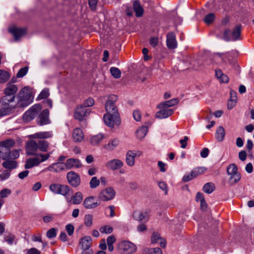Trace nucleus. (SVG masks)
I'll return each mask as SVG.
<instances>
[{
  "label": "nucleus",
  "mask_w": 254,
  "mask_h": 254,
  "mask_svg": "<svg viewBox=\"0 0 254 254\" xmlns=\"http://www.w3.org/2000/svg\"><path fill=\"white\" fill-rule=\"evenodd\" d=\"M49 146V143L45 140H39L36 141L30 140L26 143L27 154L30 155H37V152H47Z\"/></svg>",
  "instance_id": "f257e3e1"
},
{
  "label": "nucleus",
  "mask_w": 254,
  "mask_h": 254,
  "mask_svg": "<svg viewBox=\"0 0 254 254\" xmlns=\"http://www.w3.org/2000/svg\"><path fill=\"white\" fill-rule=\"evenodd\" d=\"M33 98L31 89L28 87H24L18 93L17 107L24 108L28 106L32 102Z\"/></svg>",
  "instance_id": "f03ea898"
},
{
  "label": "nucleus",
  "mask_w": 254,
  "mask_h": 254,
  "mask_svg": "<svg viewBox=\"0 0 254 254\" xmlns=\"http://www.w3.org/2000/svg\"><path fill=\"white\" fill-rule=\"evenodd\" d=\"M118 97L115 95H111L108 97L105 104V110L107 113L105 115H119L118 108L115 103L117 102Z\"/></svg>",
  "instance_id": "7ed1b4c3"
},
{
  "label": "nucleus",
  "mask_w": 254,
  "mask_h": 254,
  "mask_svg": "<svg viewBox=\"0 0 254 254\" xmlns=\"http://www.w3.org/2000/svg\"><path fill=\"white\" fill-rule=\"evenodd\" d=\"M118 248L122 254H132L136 250L135 245L128 241H123L119 243Z\"/></svg>",
  "instance_id": "20e7f679"
},
{
  "label": "nucleus",
  "mask_w": 254,
  "mask_h": 254,
  "mask_svg": "<svg viewBox=\"0 0 254 254\" xmlns=\"http://www.w3.org/2000/svg\"><path fill=\"white\" fill-rule=\"evenodd\" d=\"M42 107L39 104L31 107L23 116V119L26 122L32 120L41 110Z\"/></svg>",
  "instance_id": "39448f33"
},
{
  "label": "nucleus",
  "mask_w": 254,
  "mask_h": 254,
  "mask_svg": "<svg viewBox=\"0 0 254 254\" xmlns=\"http://www.w3.org/2000/svg\"><path fill=\"white\" fill-rule=\"evenodd\" d=\"M103 120L106 126L113 127L115 125L119 126L121 123L120 115H104Z\"/></svg>",
  "instance_id": "423d86ee"
},
{
  "label": "nucleus",
  "mask_w": 254,
  "mask_h": 254,
  "mask_svg": "<svg viewBox=\"0 0 254 254\" xmlns=\"http://www.w3.org/2000/svg\"><path fill=\"white\" fill-rule=\"evenodd\" d=\"M54 166H58L61 169H64V167H65L67 169H70L72 168H79L81 164L80 161L77 159L70 158L66 160L65 163H57L53 165Z\"/></svg>",
  "instance_id": "0eeeda50"
},
{
  "label": "nucleus",
  "mask_w": 254,
  "mask_h": 254,
  "mask_svg": "<svg viewBox=\"0 0 254 254\" xmlns=\"http://www.w3.org/2000/svg\"><path fill=\"white\" fill-rule=\"evenodd\" d=\"M91 112L90 109H86L83 105L77 107L74 112V118L79 121H82L84 118L89 115Z\"/></svg>",
  "instance_id": "6e6552de"
},
{
  "label": "nucleus",
  "mask_w": 254,
  "mask_h": 254,
  "mask_svg": "<svg viewBox=\"0 0 254 254\" xmlns=\"http://www.w3.org/2000/svg\"><path fill=\"white\" fill-rule=\"evenodd\" d=\"M68 183L73 187L76 188L80 184L79 175L73 171H70L66 175Z\"/></svg>",
  "instance_id": "1a4fd4ad"
},
{
  "label": "nucleus",
  "mask_w": 254,
  "mask_h": 254,
  "mask_svg": "<svg viewBox=\"0 0 254 254\" xmlns=\"http://www.w3.org/2000/svg\"><path fill=\"white\" fill-rule=\"evenodd\" d=\"M116 194L114 190L111 188H108L102 190L99 194V198L102 201H108L112 199Z\"/></svg>",
  "instance_id": "9d476101"
},
{
  "label": "nucleus",
  "mask_w": 254,
  "mask_h": 254,
  "mask_svg": "<svg viewBox=\"0 0 254 254\" xmlns=\"http://www.w3.org/2000/svg\"><path fill=\"white\" fill-rule=\"evenodd\" d=\"M15 95L5 94L1 100V106L3 110L6 111V114L10 108L9 103L14 101Z\"/></svg>",
  "instance_id": "9b49d317"
},
{
  "label": "nucleus",
  "mask_w": 254,
  "mask_h": 254,
  "mask_svg": "<svg viewBox=\"0 0 254 254\" xmlns=\"http://www.w3.org/2000/svg\"><path fill=\"white\" fill-rule=\"evenodd\" d=\"M124 165V163L120 160L114 159L109 161L106 164V167L112 170H116L121 168Z\"/></svg>",
  "instance_id": "f8f14e48"
},
{
  "label": "nucleus",
  "mask_w": 254,
  "mask_h": 254,
  "mask_svg": "<svg viewBox=\"0 0 254 254\" xmlns=\"http://www.w3.org/2000/svg\"><path fill=\"white\" fill-rule=\"evenodd\" d=\"M9 32L12 34L15 40H17L26 34L27 29L25 28L12 27L9 29Z\"/></svg>",
  "instance_id": "ddd939ff"
},
{
  "label": "nucleus",
  "mask_w": 254,
  "mask_h": 254,
  "mask_svg": "<svg viewBox=\"0 0 254 254\" xmlns=\"http://www.w3.org/2000/svg\"><path fill=\"white\" fill-rule=\"evenodd\" d=\"M167 46L169 49H174L177 47L176 36L173 32H170L167 35Z\"/></svg>",
  "instance_id": "4468645a"
},
{
  "label": "nucleus",
  "mask_w": 254,
  "mask_h": 254,
  "mask_svg": "<svg viewBox=\"0 0 254 254\" xmlns=\"http://www.w3.org/2000/svg\"><path fill=\"white\" fill-rule=\"evenodd\" d=\"M132 217L134 220L137 221H147L148 213L147 211L135 210L133 212Z\"/></svg>",
  "instance_id": "2eb2a0df"
},
{
  "label": "nucleus",
  "mask_w": 254,
  "mask_h": 254,
  "mask_svg": "<svg viewBox=\"0 0 254 254\" xmlns=\"http://www.w3.org/2000/svg\"><path fill=\"white\" fill-rule=\"evenodd\" d=\"M49 111L48 109L44 110L39 115L37 122L40 126L47 125L49 123V120L48 118Z\"/></svg>",
  "instance_id": "dca6fc26"
},
{
  "label": "nucleus",
  "mask_w": 254,
  "mask_h": 254,
  "mask_svg": "<svg viewBox=\"0 0 254 254\" xmlns=\"http://www.w3.org/2000/svg\"><path fill=\"white\" fill-rule=\"evenodd\" d=\"M160 110L155 114L156 118L164 119L171 116L173 113V110L170 109H160Z\"/></svg>",
  "instance_id": "f3484780"
},
{
  "label": "nucleus",
  "mask_w": 254,
  "mask_h": 254,
  "mask_svg": "<svg viewBox=\"0 0 254 254\" xmlns=\"http://www.w3.org/2000/svg\"><path fill=\"white\" fill-rule=\"evenodd\" d=\"M79 245L82 250L90 249L92 239L90 236H85L80 239Z\"/></svg>",
  "instance_id": "a211bd4d"
},
{
  "label": "nucleus",
  "mask_w": 254,
  "mask_h": 254,
  "mask_svg": "<svg viewBox=\"0 0 254 254\" xmlns=\"http://www.w3.org/2000/svg\"><path fill=\"white\" fill-rule=\"evenodd\" d=\"M94 197L89 196L86 197L83 202V205L87 209H92L97 207L99 204L97 202H94Z\"/></svg>",
  "instance_id": "6ab92c4d"
},
{
  "label": "nucleus",
  "mask_w": 254,
  "mask_h": 254,
  "mask_svg": "<svg viewBox=\"0 0 254 254\" xmlns=\"http://www.w3.org/2000/svg\"><path fill=\"white\" fill-rule=\"evenodd\" d=\"M178 103V100L177 98H174L171 100L165 101L163 102H162L160 104H159L157 108L158 109H164V108H167L168 109L169 107L173 106L176 104H177Z\"/></svg>",
  "instance_id": "aec40b11"
},
{
  "label": "nucleus",
  "mask_w": 254,
  "mask_h": 254,
  "mask_svg": "<svg viewBox=\"0 0 254 254\" xmlns=\"http://www.w3.org/2000/svg\"><path fill=\"white\" fill-rule=\"evenodd\" d=\"M73 139L74 142H81L84 138L82 130L79 128H76L73 132Z\"/></svg>",
  "instance_id": "412c9836"
},
{
  "label": "nucleus",
  "mask_w": 254,
  "mask_h": 254,
  "mask_svg": "<svg viewBox=\"0 0 254 254\" xmlns=\"http://www.w3.org/2000/svg\"><path fill=\"white\" fill-rule=\"evenodd\" d=\"M151 241L153 243H159L161 247L164 248L166 246V241L157 233L154 232L153 233L151 237Z\"/></svg>",
  "instance_id": "4be33fe9"
},
{
  "label": "nucleus",
  "mask_w": 254,
  "mask_h": 254,
  "mask_svg": "<svg viewBox=\"0 0 254 254\" xmlns=\"http://www.w3.org/2000/svg\"><path fill=\"white\" fill-rule=\"evenodd\" d=\"M242 27L241 24H238L234 28L231 34L232 40L236 41L240 38Z\"/></svg>",
  "instance_id": "5701e85b"
},
{
  "label": "nucleus",
  "mask_w": 254,
  "mask_h": 254,
  "mask_svg": "<svg viewBox=\"0 0 254 254\" xmlns=\"http://www.w3.org/2000/svg\"><path fill=\"white\" fill-rule=\"evenodd\" d=\"M119 144V139L115 138L110 140L108 144H105L104 148L108 151H113L118 146Z\"/></svg>",
  "instance_id": "b1692460"
},
{
  "label": "nucleus",
  "mask_w": 254,
  "mask_h": 254,
  "mask_svg": "<svg viewBox=\"0 0 254 254\" xmlns=\"http://www.w3.org/2000/svg\"><path fill=\"white\" fill-rule=\"evenodd\" d=\"M126 162L127 165L130 167L133 166L135 164V157L133 151L128 150L126 156Z\"/></svg>",
  "instance_id": "393cba45"
},
{
  "label": "nucleus",
  "mask_w": 254,
  "mask_h": 254,
  "mask_svg": "<svg viewBox=\"0 0 254 254\" xmlns=\"http://www.w3.org/2000/svg\"><path fill=\"white\" fill-rule=\"evenodd\" d=\"M40 163V161L39 158H30L26 161L24 167L25 169H30L35 166H38Z\"/></svg>",
  "instance_id": "a878e982"
},
{
  "label": "nucleus",
  "mask_w": 254,
  "mask_h": 254,
  "mask_svg": "<svg viewBox=\"0 0 254 254\" xmlns=\"http://www.w3.org/2000/svg\"><path fill=\"white\" fill-rule=\"evenodd\" d=\"M104 135L102 133H99L92 136L90 139V143L93 146L98 145L100 142L104 139Z\"/></svg>",
  "instance_id": "bb28decb"
},
{
  "label": "nucleus",
  "mask_w": 254,
  "mask_h": 254,
  "mask_svg": "<svg viewBox=\"0 0 254 254\" xmlns=\"http://www.w3.org/2000/svg\"><path fill=\"white\" fill-rule=\"evenodd\" d=\"M133 7L137 17L141 16L143 15V9L138 0L134 1Z\"/></svg>",
  "instance_id": "cd10ccee"
},
{
  "label": "nucleus",
  "mask_w": 254,
  "mask_h": 254,
  "mask_svg": "<svg viewBox=\"0 0 254 254\" xmlns=\"http://www.w3.org/2000/svg\"><path fill=\"white\" fill-rule=\"evenodd\" d=\"M52 136L50 132H39L30 135V138H47Z\"/></svg>",
  "instance_id": "c85d7f7f"
},
{
  "label": "nucleus",
  "mask_w": 254,
  "mask_h": 254,
  "mask_svg": "<svg viewBox=\"0 0 254 254\" xmlns=\"http://www.w3.org/2000/svg\"><path fill=\"white\" fill-rule=\"evenodd\" d=\"M17 90L18 88L16 85L8 83L4 90V93L5 94L14 95Z\"/></svg>",
  "instance_id": "c756f323"
},
{
  "label": "nucleus",
  "mask_w": 254,
  "mask_h": 254,
  "mask_svg": "<svg viewBox=\"0 0 254 254\" xmlns=\"http://www.w3.org/2000/svg\"><path fill=\"white\" fill-rule=\"evenodd\" d=\"M2 166L8 170H11L17 167V162L15 161L6 160L2 164Z\"/></svg>",
  "instance_id": "7c9ffc66"
},
{
  "label": "nucleus",
  "mask_w": 254,
  "mask_h": 254,
  "mask_svg": "<svg viewBox=\"0 0 254 254\" xmlns=\"http://www.w3.org/2000/svg\"><path fill=\"white\" fill-rule=\"evenodd\" d=\"M225 130L223 127H219L217 129L215 136L217 140L219 141H222L225 137Z\"/></svg>",
  "instance_id": "2f4dec72"
},
{
  "label": "nucleus",
  "mask_w": 254,
  "mask_h": 254,
  "mask_svg": "<svg viewBox=\"0 0 254 254\" xmlns=\"http://www.w3.org/2000/svg\"><path fill=\"white\" fill-rule=\"evenodd\" d=\"M148 132V128L146 126H142L136 131V137L139 139H142Z\"/></svg>",
  "instance_id": "473e14b6"
},
{
  "label": "nucleus",
  "mask_w": 254,
  "mask_h": 254,
  "mask_svg": "<svg viewBox=\"0 0 254 254\" xmlns=\"http://www.w3.org/2000/svg\"><path fill=\"white\" fill-rule=\"evenodd\" d=\"M228 183L230 186H233L237 183L241 179L240 173L229 175Z\"/></svg>",
  "instance_id": "72a5a7b5"
},
{
  "label": "nucleus",
  "mask_w": 254,
  "mask_h": 254,
  "mask_svg": "<svg viewBox=\"0 0 254 254\" xmlns=\"http://www.w3.org/2000/svg\"><path fill=\"white\" fill-rule=\"evenodd\" d=\"M10 154V150L3 147V146L0 145V158L3 160H5L8 158Z\"/></svg>",
  "instance_id": "f704fd0d"
},
{
  "label": "nucleus",
  "mask_w": 254,
  "mask_h": 254,
  "mask_svg": "<svg viewBox=\"0 0 254 254\" xmlns=\"http://www.w3.org/2000/svg\"><path fill=\"white\" fill-rule=\"evenodd\" d=\"M82 199V194L79 191L76 192L71 197L72 203L74 204H78L80 203Z\"/></svg>",
  "instance_id": "c9c22d12"
},
{
  "label": "nucleus",
  "mask_w": 254,
  "mask_h": 254,
  "mask_svg": "<svg viewBox=\"0 0 254 254\" xmlns=\"http://www.w3.org/2000/svg\"><path fill=\"white\" fill-rule=\"evenodd\" d=\"M215 185L212 183H207L204 185L203 188V190L204 192L210 194L215 190Z\"/></svg>",
  "instance_id": "e433bc0d"
},
{
  "label": "nucleus",
  "mask_w": 254,
  "mask_h": 254,
  "mask_svg": "<svg viewBox=\"0 0 254 254\" xmlns=\"http://www.w3.org/2000/svg\"><path fill=\"white\" fill-rule=\"evenodd\" d=\"M10 77V74L6 71L0 69V83H4Z\"/></svg>",
  "instance_id": "4c0bfd02"
},
{
  "label": "nucleus",
  "mask_w": 254,
  "mask_h": 254,
  "mask_svg": "<svg viewBox=\"0 0 254 254\" xmlns=\"http://www.w3.org/2000/svg\"><path fill=\"white\" fill-rule=\"evenodd\" d=\"M70 190L69 186L64 185H61L59 194L65 196L69 193Z\"/></svg>",
  "instance_id": "58836bf2"
},
{
  "label": "nucleus",
  "mask_w": 254,
  "mask_h": 254,
  "mask_svg": "<svg viewBox=\"0 0 254 254\" xmlns=\"http://www.w3.org/2000/svg\"><path fill=\"white\" fill-rule=\"evenodd\" d=\"M227 172L229 175L238 174L237 166L235 164H232L228 166L227 169Z\"/></svg>",
  "instance_id": "ea45409f"
},
{
  "label": "nucleus",
  "mask_w": 254,
  "mask_h": 254,
  "mask_svg": "<svg viewBox=\"0 0 254 254\" xmlns=\"http://www.w3.org/2000/svg\"><path fill=\"white\" fill-rule=\"evenodd\" d=\"M112 75L115 78L118 79L121 77V71L117 67H112L110 69Z\"/></svg>",
  "instance_id": "a19ab883"
},
{
  "label": "nucleus",
  "mask_w": 254,
  "mask_h": 254,
  "mask_svg": "<svg viewBox=\"0 0 254 254\" xmlns=\"http://www.w3.org/2000/svg\"><path fill=\"white\" fill-rule=\"evenodd\" d=\"M14 145V141L12 139H7L5 141H1L0 143V145L3 146V147L7 148L10 150V148Z\"/></svg>",
  "instance_id": "79ce46f5"
},
{
  "label": "nucleus",
  "mask_w": 254,
  "mask_h": 254,
  "mask_svg": "<svg viewBox=\"0 0 254 254\" xmlns=\"http://www.w3.org/2000/svg\"><path fill=\"white\" fill-rule=\"evenodd\" d=\"M206 171V168L204 167H199L194 168L192 171V174L194 175L195 178L198 175H201Z\"/></svg>",
  "instance_id": "37998d69"
},
{
  "label": "nucleus",
  "mask_w": 254,
  "mask_h": 254,
  "mask_svg": "<svg viewBox=\"0 0 254 254\" xmlns=\"http://www.w3.org/2000/svg\"><path fill=\"white\" fill-rule=\"evenodd\" d=\"M100 181L96 177H93L91 178L89 186L91 189H95L100 185Z\"/></svg>",
  "instance_id": "c03bdc74"
},
{
  "label": "nucleus",
  "mask_w": 254,
  "mask_h": 254,
  "mask_svg": "<svg viewBox=\"0 0 254 254\" xmlns=\"http://www.w3.org/2000/svg\"><path fill=\"white\" fill-rule=\"evenodd\" d=\"M214 19L215 14L213 13H210L205 16L204 18V21L206 24H210L212 23Z\"/></svg>",
  "instance_id": "a18cd8bd"
},
{
  "label": "nucleus",
  "mask_w": 254,
  "mask_h": 254,
  "mask_svg": "<svg viewBox=\"0 0 254 254\" xmlns=\"http://www.w3.org/2000/svg\"><path fill=\"white\" fill-rule=\"evenodd\" d=\"M61 185L59 184H52L50 185L49 189L53 192L59 194Z\"/></svg>",
  "instance_id": "49530a36"
},
{
  "label": "nucleus",
  "mask_w": 254,
  "mask_h": 254,
  "mask_svg": "<svg viewBox=\"0 0 254 254\" xmlns=\"http://www.w3.org/2000/svg\"><path fill=\"white\" fill-rule=\"evenodd\" d=\"M93 216L90 214L85 216L84 224L87 227H90L92 224Z\"/></svg>",
  "instance_id": "de8ad7c7"
},
{
  "label": "nucleus",
  "mask_w": 254,
  "mask_h": 254,
  "mask_svg": "<svg viewBox=\"0 0 254 254\" xmlns=\"http://www.w3.org/2000/svg\"><path fill=\"white\" fill-rule=\"evenodd\" d=\"M28 67L27 66L21 68L16 74L17 78H21L23 77L27 73Z\"/></svg>",
  "instance_id": "09e8293b"
},
{
  "label": "nucleus",
  "mask_w": 254,
  "mask_h": 254,
  "mask_svg": "<svg viewBox=\"0 0 254 254\" xmlns=\"http://www.w3.org/2000/svg\"><path fill=\"white\" fill-rule=\"evenodd\" d=\"M113 229L110 226H104L100 228V231L102 233L110 234L113 232Z\"/></svg>",
  "instance_id": "8fccbe9b"
},
{
  "label": "nucleus",
  "mask_w": 254,
  "mask_h": 254,
  "mask_svg": "<svg viewBox=\"0 0 254 254\" xmlns=\"http://www.w3.org/2000/svg\"><path fill=\"white\" fill-rule=\"evenodd\" d=\"M10 170H4L1 174H0V180L2 181L8 179L10 176Z\"/></svg>",
  "instance_id": "3c124183"
},
{
  "label": "nucleus",
  "mask_w": 254,
  "mask_h": 254,
  "mask_svg": "<svg viewBox=\"0 0 254 254\" xmlns=\"http://www.w3.org/2000/svg\"><path fill=\"white\" fill-rule=\"evenodd\" d=\"M46 235L50 239L55 238L57 235V229L54 228L50 229L47 232Z\"/></svg>",
  "instance_id": "603ef678"
},
{
  "label": "nucleus",
  "mask_w": 254,
  "mask_h": 254,
  "mask_svg": "<svg viewBox=\"0 0 254 254\" xmlns=\"http://www.w3.org/2000/svg\"><path fill=\"white\" fill-rule=\"evenodd\" d=\"M49 90L48 89H45L40 93L38 98L39 100L45 99L49 96Z\"/></svg>",
  "instance_id": "864d4df0"
},
{
  "label": "nucleus",
  "mask_w": 254,
  "mask_h": 254,
  "mask_svg": "<svg viewBox=\"0 0 254 254\" xmlns=\"http://www.w3.org/2000/svg\"><path fill=\"white\" fill-rule=\"evenodd\" d=\"M94 104V100L92 98H88L81 105H83L85 108H86V107L92 106Z\"/></svg>",
  "instance_id": "5fc2aeb1"
},
{
  "label": "nucleus",
  "mask_w": 254,
  "mask_h": 254,
  "mask_svg": "<svg viewBox=\"0 0 254 254\" xmlns=\"http://www.w3.org/2000/svg\"><path fill=\"white\" fill-rule=\"evenodd\" d=\"M158 186L159 188L164 191L165 194L168 193V188L165 182L160 181L158 183Z\"/></svg>",
  "instance_id": "6e6d98bb"
},
{
  "label": "nucleus",
  "mask_w": 254,
  "mask_h": 254,
  "mask_svg": "<svg viewBox=\"0 0 254 254\" xmlns=\"http://www.w3.org/2000/svg\"><path fill=\"white\" fill-rule=\"evenodd\" d=\"M19 151L20 150H14L12 152L10 151V154L8 158L15 159L18 158L19 156Z\"/></svg>",
  "instance_id": "4d7b16f0"
},
{
  "label": "nucleus",
  "mask_w": 254,
  "mask_h": 254,
  "mask_svg": "<svg viewBox=\"0 0 254 254\" xmlns=\"http://www.w3.org/2000/svg\"><path fill=\"white\" fill-rule=\"evenodd\" d=\"M148 254H162V251L159 248L149 249L148 250Z\"/></svg>",
  "instance_id": "13d9d810"
},
{
  "label": "nucleus",
  "mask_w": 254,
  "mask_h": 254,
  "mask_svg": "<svg viewBox=\"0 0 254 254\" xmlns=\"http://www.w3.org/2000/svg\"><path fill=\"white\" fill-rule=\"evenodd\" d=\"M11 193V190L8 189H4L0 191L1 198L6 197L8 195Z\"/></svg>",
  "instance_id": "bf43d9fd"
},
{
  "label": "nucleus",
  "mask_w": 254,
  "mask_h": 254,
  "mask_svg": "<svg viewBox=\"0 0 254 254\" xmlns=\"http://www.w3.org/2000/svg\"><path fill=\"white\" fill-rule=\"evenodd\" d=\"M15 239L14 236L9 234L8 235H5L4 239L5 241L7 242L9 244H12Z\"/></svg>",
  "instance_id": "052dcab7"
},
{
  "label": "nucleus",
  "mask_w": 254,
  "mask_h": 254,
  "mask_svg": "<svg viewBox=\"0 0 254 254\" xmlns=\"http://www.w3.org/2000/svg\"><path fill=\"white\" fill-rule=\"evenodd\" d=\"M133 116L134 119L136 121L138 122V121H140L141 113L139 110H136L134 111L133 113Z\"/></svg>",
  "instance_id": "680f3d73"
},
{
  "label": "nucleus",
  "mask_w": 254,
  "mask_h": 254,
  "mask_svg": "<svg viewBox=\"0 0 254 254\" xmlns=\"http://www.w3.org/2000/svg\"><path fill=\"white\" fill-rule=\"evenodd\" d=\"M66 230L67 231L68 235L71 236L73 234L74 232V227L72 224H69L65 226Z\"/></svg>",
  "instance_id": "e2e57ef3"
},
{
  "label": "nucleus",
  "mask_w": 254,
  "mask_h": 254,
  "mask_svg": "<svg viewBox=\"0 0 254 254\" xmlns=\"http://www.w3.org/2000/svg\"><path fill=\"white\" fill-rule=\"evenodd\" d=\"M194 178H195L194 175L192 174V172L191 171L190 173V174L184 176L183 178V180L184 182H187L191 180L192 179H193Z\"/></svg>",
  "instance_id": "0e129e2a"
},
{
  "label": "nucleus",
  "mask_w": 254,
  "mask_h": 254,
  "mask_svg": "<svg viewBox=\"0 0 254 254\" xmlns=\"http://www.w3.org/2000/svg\"><path fill=\"white\" fill-rule=\"evenodd\" d=\"M97 2L98 0H88L89 6L92 10L96 9Z\"/></svg>",
  "instance_id": "69168bd1"
},
{
  "label": "nucleus",
  "mask_w": 254,
  "mask_h": 254,
  "mask_svg": "<svg viewBox=\"0 0 254 254\" xmlns=\"http://www.w3.org/2000/svg\"><path fill=\"white\" fill-rule=\"evenodd\" d=\"M149 44L155 47L158 44V38L157 37H151L149 40Z\"/></svg>",
  "instance_id": "338daca9"
},
{
  "label": "nucleus",
  "mask_w": 254,
  "mask_h": 254,
  "mask_svg": "<svg viewBox=\"0 0 254 254\" xmlns=\"http://www.w3.org/2000/svg\"><path fill=\"white\" fill-rule=\"evenodd\" d=\"M115 241L116 238L113 235H110L107 238V242L108 245H113Z\"/></svg>",
  "instance_id": "774afa93"
}]
</instances>
